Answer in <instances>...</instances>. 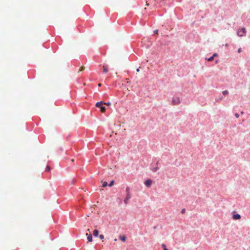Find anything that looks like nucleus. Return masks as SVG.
<instances>
[{"instance_id":"1","label":"nucleus","mask_w":250,"mask_h":250,"mask_svg":"<svg viewBox=\"0 0 250 250\" xmlns=\"http://www.w3.org/2000/svg\"><path fill=\"white\" fill-rule=\"evenodd\" d=\"M105 103L103 101H99L95 104V107L99 109V111L101 112H104L105 111L106 107L105 106Z\"/></svg>"},{"instance_id":"2","label":"nucleus","mask_w":250,"mask_h":250,"mask_svg":"<svg viewBox=\"0 0 250 250\" xmlns=\"http://www.w3.org/2000/svg\"><path fill=\"white\" fill-rule=\"evenodd\" d=\"M126 191V197L124 200V203L126 205L128 202V200L131 198V194L130 193V188L129 187H127L125 188Z\"/></svg>"},{"instance_id":"3","label":"nucleus","mask_w":250,"mask_h":250,"mask_svg":"<svg viewBox=\"0 0 250 250\" xmlns=\"http://www.w3.org/2000/svg\"><path fill=\"white\" fill-rule=\"evenodd\" d=\"M246 34V29L245 27H242L237 30V34L239 37L245 36Z\"/></svg>"},{"instance_id":"4","label":"nucleus","mask_w":250,"mask_h":250,"mask_svg":"<svg viewBox=\"0 0 250 250\" xmlns=\"http://www.w3.org/2000/svg\"><path fill=\"white\" fill-rule=\"evenodd\" d=\"M181 103L180 98L178 97H173L171 102L172 105H178Z\"/></svg>"},{"instance_id":"5","label":"nucleus","mask_w":250,"mask_h":250,"mask_svg":"<svg viewBox=\"0 0 250 250\" xmlns=\"http://www.w3.org/2000/svg\"><path fill=\"white\" fill-rule=\"evenodd\" d=\"M152 183H153V181L152 179H146L145 182H144V184L147 187V188H149L151 187V186L152 185Z\"/></svg>"},{"instance_id":"6","label":"nucleus","mask_w":250,"mask_h":250,"mask_svg":"<svg viewBox=\"0 0 250 250\" xmlns=\"http://www.w3.org/2000/svg\"><path fill=\"white\" fill-rule=\"evenodd\" d=\"M233 215H232V218L234 220H239L241 218V216L240 214L236 213L235 211H233L232 212Z\"/></svg>"},{"instance_id":"7","label":"nucleus","mask_w":250,"mask_h":250,"mask_svg":"<svg viewBox=\"0 0 250 250\" xmlns=\"http://www.w3.org/2000/svg\"><path fill=\"white\" fill-rule=\"evenodd\" d=\"M87 231L89 232V233L88 232L86 233V235L87 236V240L88 242H92L93 240L92 234L91 232H90L89 229H88Z\"/></svg>"},{"instance_id":"8","label":"nucleus","mask_w":250,"mask_h":250,"mask_svg":"<svg viewBox=\"0 0 250 250\" xmlns=\"http://www.w3.org/2000/svg\"><path fill=\"white\" fill-rule=\"evenodd\" d=\"M119 238L123 242H125L126 240V237L125 235H120Z\"/></svg>"},{"instance_id":"9","label":"nucleus","mask_w":250,"mask_h":250,"mask_svg":"<svg viewBox=\"0 0 250 250\" xmlns=\"http://www.w3.org/2000/svg\"><path fill=\"white\" fill-rule=\"evenodd\" d=\"M160 168V167H158V166H156L155 167H154L153 168H151V169L152 170V171L153 172H156L157 171L158 169H159Z\"/></svg>"},{"instance_id":"10","label":"nucleus","mask_w":250,"mask_h":250,"mask_svg":"<svg viewBox=\"0 0 250 250\" xmlns=\"http://www.w3.org/2000/svg\"><path fill=\"white\" fill-rule=\"evenodd\" d=\"M115 183V181L114 180H112L110 181L109 183L108 184V187H112Z\"/></svg>"},{"instance_id":"11","label":"nucleus","mask_w":250,"mask_h":250,"mask_svg":"<svg viewBox=\"0 0 250 250\" xmlns=\"http://www.w3.org/2000/svg\"><path fill=\"white\" fill-rule=\"evenodd\" d=\"M108 71V68L107 66H103V73H106V72H107Z\"/></svg>"},{"instance_id":"12","label":"nucleus","mask_w":250,"mask_h":250,"mask_svg":"<svg viewBox=\"0 0 250 250\" xmlns=\"http://www.w3.org/2000/svg\"><path fill=\"white\" fill-rule=\"evenodd\" d=\"M99 235V231L97 229H95V237H98Z\"/></svg>"},{"instance_id":"13","label":"nucleus","mask_w":250,"mask_h":250,"mask_svg":"<svg viewBox=\"0 0 250 250\" xmlns=\"http://www.w3.org/2000/svg\"><path fill=\"white\" fill-rule=\"evenodd\" d=\"M205 60L206 61H209V62H211V61H213L214 60V59L212 57V56H210V57H209L208 58H206Z\"/></svg>"},{"instance_id":"14","label":"nucleus","mask_w":250,"mask_h":250,"mask_svg":"<svg viewBox=\"0 0 250 250\" xmlns=\"http://www.w3.org/2000/svg\"><path fill=\"white\" fill-rule=\"evenodd\" d=\"M108 186V184L106 181H104L102 184V187L105 188L107 186Z\"/></svg>"},{"instance_id":"15","label":"nucleus","mask_w":250,"mask_h":250,"mask_svg":"<svg viewBox=\"0 0 250 250\" xmlns=\"http://www.w3.org/2000/svg\"><path fill=\"white\" fill-rule=\"evenodd\" d=\"M161 247L162 248H163V250H168V249L167 248L166 245L165 244H162L161 245Z\"/></svg>"},{"instance_id":"16","label":"nucleus","mask_w":250,"mask_h":250,"mask_svg":"<svg viewBox=\"0 0 250 250\" xmlns=\"http://www.w3.org/2000/svg\"><path fill=\"white\" fill-rule=\"evenodd\" d=\"M222 94L224 95V96H226L227 95H228L229 94V91L228 90H224L222 92Z\"/></svg>"},{"instance_id":"17","label":"nucleus","mask_w":250,"mask_h":250,"mask_svg":"<svg viewBox=\"0 0 250 250\" xmlns=\"http://www.w3.org/2000/svg\"><path fill=\"white\" fill-rule=\"evenodd\" d=\"M217 56H218V54L217 53H214L211 56L213 59H214V58L215 57H217Z\"/></svg>"},{"instance_id":"18","label":"nucleus","mask_w":250,"mask_h":250,"mask_svg":"<svg viewBox=\"0 0 250 250\" xmlns=\"http://www.w3.org/2000/svg\"><path fill=\"white\" fill-rule=\"evenodd\" d=\"M50 167L49 166H47L46 168H45V171H49L50 170Z\"/></svg>"},{"instance_id":"19","label":"nucleus","mask_w":250,"mask_h":250,"mask_svg":"<svg viewBox=\"0 0 250 250\" xmlns=\"http://www.w3.org/2000/svg\"><path fill=\"white\" fill-rule=\"evenodd\" d=\"M98 237H99L100 238V239H101V240H102V239H103L104 238V235L103 234H100V235H99V236H98Z\"/></svg>"},{"instance_id":"20","label":"nucleus","mask_w":250,"mask_h":250,"mask_svg":"<svg viewBox=\"0 0 250 250\" xmlns=\"http://www.w3.org/2000/svg\"><path fill=\"white\" fill-rule=\"evenodd\" d=\"M234 116L236 118H238L239 117V114L238 113H235L234 114Z\"/></svg>"},{"instance_id":"21","label":"nucleus","mask_w":250,"mask_h":250,"mask_svg":"<svg viewBox=\"0 0 250 250\" xmlns=\"http://www.w3.org/2000/svg\"><path fill=\"white\" fill-rule=\"evenodd\" d=\"M186 212V209L185 208H183L181 210V213L182 214H184Z\"/></svg>"},{"instance_id":"22","label":"nucleus","mask_w":250,"mask_h":250,"mask_svg":"<svg viewBox=\"0 0 250 250\" xmlns=\"http://www.w3.org/2000/svg\"><path fill=\"white\" fill-rule=\"evenodd\" d=\"M105 105L109 106L111 105V103L110 102H107V103H105Z\"/></svg>"},{"instance_id":"23","label":"nucleus","mask_w":250,"mask_h":250,"mask_svg":"<svg viewBox=\"0 0 250 250\" xmlns=\"http://www.w3.org/2000/svg\"><path fill=\"white\" fill-rule=\"evenodd\" d=\"M84 67L83 66H82L81 68L79 69V72L83 71V70H84Z\"/></svg>"},{"instance_id":"24","label":"nucleus","mask_w":250,"mask_h":250,"mask_svg":"<svg viewBox=\"0 0 250 250\" xmlns=\"http://www.w3.org/2000/svg\"><path fill=\"white\" fill-rule=\"evenodd\" d=\"M159 30L158 29H156L154 30L153 33L154 34H157L158 33Z\"/></svg>"},{"instance_id":"25","label":"nucleus","mask_w":250,"mask_h":250,"mask_svg":"<svg viewBox=\"0 0 250 250\" xmlns=\"http://www.w3.org/2000/svg\"><path fill=\"white\" fill-rule=\"evenodd\" d=\"M237 52H238V53H241V52H242V49H241V48H238V50H237Z\"/></svg>"},{"instance_id":"26","label":"nucleus","mask_w":250,"mask_h":250,"mask_svg":"<svg viewBox=\"0 0 250 250\" xmlns=\"http://www.w3.org/2000/svg\"><path fill=\"white\" fill-rule=\"evenodd\" d=\"M155 164H156V166H158V165H159V161H157Z\"/></svg>"},{"instance_id":"27","label":"nucleus","mask_w":250,"mask_h":250,"mask_svg":"<svg viewBox=\"0 0 250 250\" xmlns=\"http://www.w3.org/2000/svg\"><path fill=\"white\" fill-rule=\"evenodd\" d=\"M140 67H139V68H137L136 71L139 72L140 71Z\"/></svg>"},{"instance_id":"28","label":"nucleus","mask_w":250,"mask_h":250,"mask_svg":"<svg viewBox=\"0 0 250 250\" xmlns=\"http://www.w3.org/2000/svg\"><path fill=\"white\" fill-rule=\"evenodd\" d=\"M218 62V60H216L215 61V63L217 64Z\"/></svg>"},{"instance_id":"29","label":"nucleus","mask_w":250,"mask_h":250,"mask_svg":"<svg viewBox=\"0 0 250 250\" xmlns=\"http://www.w3.org/2000/svg\"><path fill=\"white\" fill-rule=\"evenodd\" d=\"M240 113H241V115H243L244 114V112L243 111H241L240 112Z\"/></svg>"},{"instance_id":"30","label":"nucleus","mask_w":250,"mask_h":250,"mask_svg":"<svg viewBox=\"0 0 250 250\" xmlns=\"http://www.w3.org/2000/svg\"><path fill=\"white\" fill-rule=\"evenodd\" d=\"M228 45H229V44H228V43H226V44H225V46L226 47H228Z\"/></svg>"},{"instance_id":"31","label":"nucleus","mask_w":250,"mask_h":250,"mask_svg":"<svg viewBox=\"0 0 250 250\" xmlns=\"http://www.w3.org/2000/svg\"><path fill=\"white\" fill-rule=\"evenodd\" d=\"M223 99V97H221L220 98H219V99L220 100H222Z\"/></svg>"},{"instance_id":"32","label":"nucleus","mask_w":250,"mask_h":250,"mask_svg":"<svg viewBox=\"0 0 250 250\" xmlns=\"http://www.w3.org/2000/svg\"><path fill=\"white\" fill-rule=\"evenodd\" d=\"M98 86H101V84L99 83V84H98Z\"/></svg>"},{"instance_id":"33","label":"nucleus","mask_w":250,"mask_h":250,"mask_svg":"<svg viewBox=\"0 0 250 250\" xmlns=\"http://www.w3.org/2000/svg\"><path fill=\"white\" fill-rule=\"evenodd\" d=\"M156 226H154V229H156Z\"/></svg>"}]
</instances>
